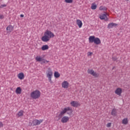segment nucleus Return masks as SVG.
<instances>
[{
  "label": "nucleus",
  "instance_id": "e433bc0d",
  "mask_svg": "<svg viewBox=\"0 0 130 130\" xmlns=\"http://www.w3.org/2000/svg\"><path fill=\"white\" fill-rule=\"evenodd\" d=\"M126 1H129V0H126Z\"/></svg>",
  "mask_w": 130,
  "mask_h": 130
},
{
  "label": "nucleus",
  "instance_id": "2f4dec72",
  "mask_svg": "<svg viewBox=\"0 0 130 130\" xmlns=\"http://www.w3.org/2000/svg\"><path fill=\"white\" fill-rule=\"evenodd\" d=\"M107 127H110L111 126V123H108L107 125Z\"/></svg>",
  "mask_w": 130,
  "mask_h": 130
},
{
  "label": "nucleus",
  "instance_id": "f3484780",
  "mask_svg": "<svg viewBox=\"0 0 130 130\" xmlns=\"http://www.w3.org/2000/svg\"><path fill=\"white\" fill-rule=\"evenodd\" d=\"M18 77L20 80H23L24 78H25V76H24V73H20L18 75Z\"/></svg>",
  "mask_w": 130,
  "mask_h": 130
},
{
  "label": "nucleus",
  "instance_id": "a878e982",
  "mask_svg": "<svg viewBox=\"0 0 130 130\" xmlns=\"http://www.w3.org/2000/svg\"><path fill=\"white\" fill-rule=\"evenodd\" d=\"M73 0H65V3L67 4H72L73 3Z\"/></svg>",
  "mask_w": 130,
  "mask_h": 130
},
{
  "label": "nucleus",
  "instance_id": "1a4fd4ad",
  "mask_svg": "<svg viewBox=\"0 0 130 130\" xmlns=\"http://www.w3.org/2000/svg\"><path fill=\"white\" fill-rule=\"evenodd\" d=\"M69 82H68V81H64L62 83V87L64 89H68L69 88Z\"/></svg>",
  "mask_w": 130,
  "mask_h": 130
},
{
  "label": "nucleus",
  "instance_id": "9b49d317",
  "mask_svg": "<svg viewBox=\"0 0 130 130\" xmlns=\"http://www.w3.org/2000/svg\"><path fill=\"white\" fill-rule=\"evenodd\" d=\"M6 30L8 33H11V32H12L13 30H14V26H13L12 25H9L6 28Z\"/></svg>",
  "mask_w": 130,
  "mask_h": 130
},
{
  "label": "nucleus",
  "instance_id": "9d476101",
  "mask_svg": "<svg viewBox=\"0 0 130 130\" xmlns=\"http://www.w3.org/2000/svg\"><path fill=\"white\" fill-rule=\"evenodd\" d=\"M69 119L70 118H69V117L64 116L62 118L61 122H62V123H67V122L69 121Z\"/></svg>",
  "mask_w": 130,
  "mask_h": 130
},
{
  "label": "nucleus",
  "instance_id": "5701e85b",
  "mask_svg": "<svg viewBox=\"0 0 130 130\" xmlns=\"http://www.w3.org/2000/svg\"><path fill=\"white\" fill-rule=\"evenodd\" d=\"M128 122V120H127V118H124L122 120L123 124H127Z\"/></svg>",
  "mask_w": 130,
  "mask_h": 130
},
{
  "label": "nucleus",
  "instance_id": "2eb2a0df",
  "mask_svg": "<svg viewBox=\"0 0 130 130\" xmlns=\"http://www.w3.org/2000/svg\"><path fill=\"white\" fill-rule=\"evenodd\" d=\"M116 26H117V24L112 22L108 24V28L109 29H111V28H113V27H116Z\"/></svg>",
  "mask_w": 130,
  "mask_h": 130
},
{
  "label": "nucleus",
  "instance_id": "39448f33",
  "mask_svg": "<svg viewBox=\"0 0 130 130\" xmlns=\"http://www.w3.org/2000/svg\"><path fill=\"white\" fill-rule=\"evenodd\" d=\"M44 34L49 37V38H53V37H54V34L51 31L48 30V29L46 30V32H44Z\"/></svg>",
  "mask_w": 130,
  "mask_h": 130
},
{
  "label": "nucleus",
  "instance_id": "f257e3e1",
  "mask_svg": "<svg viewBox=\"0 0 130 130\" xmlns=\"http://www.w3.org/2000/svg\"><path fill=\"white\" fill-rule=\"evenodd\" d=\"M67 114H69V115H71L72 113H73V109L71 108V107H68L67 108H64L63 110L60 112V114L58 115L59 118H61L62 117V116L65 114V113H67Z\"/></svg>",
  "mask_w": 130,
  "mask_h": 130
},
{
  "label": "nucleus",
  "instance_id": "412c9836",
  "mask_svg": "<svg viewBox=\"0 0 130 130\" xmlns=\"http://www.w3.org/2000/svg\"><path fill=\"white\" fill-rule=\"evenodd\" d=\"M36 60L37 61H43L44 60V58H42V57H39V56H37L36 58Z\"/></svg>",
  "mask_w": 130,
  "mask_h": 130
},
{
  "label": "nucleus",
  "instance_id": "473e14b6",
  "mask_svg": "<svg viewBox=\"0 0 130 130\" xmlns=\"http://www.w3.org/2000/svg\"><path fill=\"white\" fill-rule=\"evenodd\" d=\"M4 126V124L2 122H0V128L3 127Z\"/></svg>",
  "mask_w": 130,
  "mask_h": 130
},
{
  "label": "nucleus",
  "instance_id": "c756f323",
  "mask_svg": "<svg viewBox=\"0 0 130 130\" xmlns=\"http://www.w3.org/2000/svg\"><path fill=\"white\" fill-rule=\"evenodd\" d=\"M112 60L114 61H115L116 60H117V58L115 57H112Z\"/></svg>",
  "mask_w": 130,
  "mask_h": 130
},
{
  "label": "nucleus",
  "instance_id": "ddd939ff",
  "mask_svg": "<svg viewBox=\"0 0 130 130\" xmlns=\"http://www.w3.org/2000/svg\"><path fill=\"white\" fill-rule=\"evenodd\" d=\"M115 94H117V95H119L120 96V95L121 94V93H122V89L120 88H118L115 91Z\"/></svg>",
  "mask_w": 130,
  "mask_h": 130
},
{
  "label": "nucleus",
  "instance_id": "4468645a",
  "mask_svg": "<svg viewBox=\"0 0 130 130\" xmlns=\"http://www.w3.org/2000/svg\"><path fill=\"white\" fill-rule=\"evenodd\" d=\"M71 104L72 106H73V107H78V106H80V104L78 102L76 101H73L71 103Z\"/></svg>",
  "mask_w": 130,
  "mask_h": 130
},
{
  "label": "nucleus",
  "instance_id": "6e6552de",
  "mask_svg": "<svg viewBox=\"0 0 130 130\" xmlns=\"http://www.w3.org/2000/svg\"><path fill=\"white\" fill-rule=\"evenodd\" d=\"M42 40L43 42H48V41L50 40V38L44 34V36L42 37Z\"/></svg>",
  "mask_w": 130,
  "mask_h": 130
},
{
  "label": "nucleus",
  "instance_id": "cd10ccee",
  "mask_svg": "<svg viewBox=\"0 0 130 130\" xmlns=\"http://www.w3.org/2000/svg\"><path fill=\"white\" fill-rule=\"evenodd\" d=\"M48 62H49V61H48L47 60H45L44 59L43 62H42V63H47Z\"/></svg>",
  "mask_w": 130,
  "mask_h": 130
},
{
  "label": "nucleus",
  "instance_id": "423d86ee",
  "mask_svg": "<svg viewBox=\"0 0 130 130\" xmlns=\"http://www.w3.org/2000/svg\"><path fill=\"white\" fill-rule=\"evenodd\" d=\"M43 120L40 119V120H37L35 119L32 121V124H33V126H36V125H39L41 122H43Z\"/></svg>",
  "mask_w": 130,
  "mask_h": 130
},
{
  "label": "nucleus",
  "instance_id": "20e7f679",
  "mask_svg": "<svg viewBox=\"0 0 130 130\" xmlns=\"http://www.w3.org/2000/svg\"><path fill=\"white\" fill-rule=\"evenodd\" d=\"M88 74H89L90 75H92L94 78H98L99 77V74L95 72L93 69L90 70L88 69L87 70Z\"/></svg>",
  "mask_w": 130,
  "mask_h": 130
},
{
  "label": "nucleus",
  "instance_id": "72a5a7b5",
  "mask_svg": "<svg viewBox=\"0 0 130 130\" xmlns=\"http://www.w3.org/2000/svg\"><path fill=\"white\" fill-rule=\"evenodd\" d=\"M4 18H5V17L4 16V15H0V19H4Z\"/></svg>",
  "mask_w": 130,
  "mask_h": 130
},
{
  "label": "nucleus",
  "instance_id": "b1692460",
  "mask_svg": "<svg viewBox=\"0 0 130 130\" xmlns=\"http://www.w3.org/2000/svg\"><path fill=\"white\" fill-rule=\"evenodd\" d=\"M91 9L92 10H96V9H97V5H94V4H92L91 6Z\"/></svg>",
  "mask_w": 130,
  "mask_h": 130
},
{
  "label": "nucleus",
  "instance_id": "393cba45",
  "mask_svg": "<svg viewBox=\"0 0 130 130\" xmlns=\"http://www.w3.org/2000/svg\"><path fill=\"white\" fill-rule=\"evenodd\" d=\"M100 11H106V10H107V8L103 6H101L100 7Z\"/></svg>",
  "mask_w": 130,
  "mask_h": 130
},
{
  "label": "nucleus",
  "instance_id": "f8f14e48",
  "mask_svg": "<svg viewBox=\"0 0 130 130\" xmlns=\"http://www.w3.org/2000/svg\"><path fill=\"white\" fill-rule=\"evenodd\" d=\"M101 20H105V21H108V18H107V14H105L101 15L100 16Z\"/></svg>",
  "mask_w": 130,
  "mask_h": 130
},
{
  "label": "nucleus",
  "instance_id": "7ed1b4c3",
  "mask_svg": "<svg viewBox=\"0 0 130 130\" xmlns=\"http://www.w3.org/2000/svg\"><path fill=\"white\" fill-rule=\"evenodd\" d=\"M41 93L40 91L38 90H36L31 92L30 93V97L32 98V99H38L40 97Z\"/></svg>",
  "mask_w": 130,
  "mask_h": 130
},
{
  "label": "nucleus",
  "instance_id": "aec40b11",
  "mask_svg": "<svg viewBox=\"0 0 130 130\" xmlns=\"http://www.w3.org/2000/svg\"><path fill=\"white\" fill-rule=\"evenodd\" d=\"M116 109H113L111 112V115L113 116H116Z\"/></svg>",
  "mask_w": 130,
  "mask_h": 130
},
{
  "label": "nucleus",
  "instance_id": "f704fd0d",
  "mask_svg": "<svg viewBox=\"0 0 130 130\" xmlns=\"http://www.w3.org/2000/svg\"><path fill=\"white\" fill-rule=\"evenodd\" d=\"M32 125H33V123H32V122H29V126H32Z\"/></svg>",
  "mask_w": 130,
  "mask_h": 130
},
{
  "label": "nucleus",
  "instance_id": "c9c22d12",
  "mask_svg": "<svg viewBox=\"0 0 130 130\" xmlns=\"http://www.w3.org/2000/svg\"><path fill=\"white\" fill-rule=\"evenodd\" d=\"M20 17H21V18H24V15L21 14V15H20Z\"/></svg>",
  "mask_w": 130,
  "mask_h": 130
},
{
  "label": "nucleus",
  "instance_id": "6ab92c4d",
  "mask_svg": "<svg viewBox=\"0 0 130 130\" xmlns=\"http://www.w3.org/2000/svg\"><path fill=\"white\" fill-rule=\"evenodd\" d=\"M48 48H49V46H48L47 45H45L42 47L41 49L42 50L44 51V50H47Z\"/></svg>",
  "mask_w": 130,
  "mask_h": 130
},
{
  "label": "nucleus",
  "instance_id": "c85d7f7f",
  "mask_svg": "<svg viewBox=\"0 0 130 130\" xmlns=\"http://www.w3.org/2000/svg\"><path fill=\"white\" fill-rule=\"evenodd\" d=\"M5 7H7V5L6 4L2 5L0 6V8L2 9L3 8H5Z\"/></svg>",
  "mask_w": 130,
  "mask_h": 130
},
{
  "label": "nucleus",
  "instance_id": "7c9ffc66",
  "mask_svg": "<svg viewBox=\"0 0 130 130\" xmlns=\"http://www.w3.org/2000/svg\"><path fill=\"white\" fill-rule=\"evenodd\" d=\"M92 54H93V53H92V52H88L87 53V55H88L89 56H91V55H92Z\"/></svg>",
  "mask_w": 130,
  "mask_h": 130
},
{
  "label": "nucleus",
  "instance_id": "a211bd4d",
  "mask_svg": "<svg viewBox=\"0 0 130 130\" xmlns=\"http://www.w3.org/2000/svg\"><path fill=\"white\" fill-rule=\"evenodd\" d=\"M15 92L16 94H21L22 93V89H21V87H17L15 90Z\"/></svg>",
  "mask_w": 130,
  "mask_h": 130
},
{
  "label": "nucleus",
  "instance_id": "0eeeda50",
  "mask_svg": "<svg viewBox=\"0 0 130 130\" xmlns=\"http://www.w3.org/2000/svg\"><path fill=\"white\" fill-rule=\"evenodd\" d=\"M52 71L50 69H49V71L47 74V77L48 78L49 82H51V77H52Z\"/></svg>",
  "mask_w": 130,
  "mask_h": 130
},
{
  "label": "nucleus",
  "instance_id": "dca6fc26",
  "mask_svg": "<svg viewBox=\"0 0 130 130\" xmlns=\"http://www.w3.org/2000/svg\"><path fill=\"white\" fill-rule=\"evenodd\" d=\"M77 24L79 26V28H82V26H83V22L79 19L77 20L76 21Z\"/></svg>",
  "mask_w": 130,
  "mask_h": 130
},
{
  "label": "nucleus",
  "instance_id": "4be33fe9",
  "mask_svg": "<svg viewBox=\"0 0 130 130\" xmlns=\"http://www.w3.org/2000/svg\"><path fill=\"white\" fill-rule=\"evenodd\" d=\"M54 76L55 78H59V77H60V74H59L58 72H55Z\"/></svg>",
  "mask_w": 130,
  "mask_h": 130
},
{
  "label": "nucleus",
  "instance_id": "f03ea898",
  "mask_svg": "<svg viewBox=\"0 0 130 130\" xmlns=\"http://www.w3.org/2000/svg\"><path fill=\"white\" fill-rule=\"evenodd\" d=\"M89 43H93L94 42V44L98 45L101 44V41L99 38H95L94 36H91L89 38Z\"/></svg>",
  "mask_w": 130,
  "mask_h": 130
},
{
  "label": "nucleus",
  "instance_id": "bb28decb",
  "mask_svg": "<svg viewBox=\"0 0 130 130\" xmlns=\"http://www.w3.org/2000/svg\"><path fill=\"white\" fill-rule=\"evenodd\" d=\"M23 111H19L18 113V116H23Z\"/></svg>",
  "mask_w": 130,
  "mask_h": 130
}]
</instances>
